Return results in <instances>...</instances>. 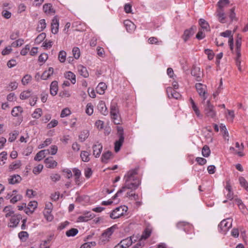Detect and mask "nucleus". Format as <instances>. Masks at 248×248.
I'll list each match as a JSON object with an SVG mask.
<instances>
[{
    "instance_id": "obj_19",
    "label": "nucleus",
    "mask_w": 248,
    "mask_h": 248,
    "mask_svg": "<svg viewBox=\"0 0 248 248\" xmlns=\"http://www.w3.org/2000/svg\"><path fill=\"white\" fill-rule=\"evenodd\" d=\"M203 85L202 83H196L195 85L196 88L200 96L203 97V101H204L206 96H205V93H206L205 90L202 88Z\"/></svg>"
},
{
    "instance_id": "obj_20",
    "label": "nucleus",
    "mask_w": 248,
    "mask_h": 248,
    "mask_svg": "<svg viewBox=\"0 0 248 248\" xmlns=\"http://www.w3.org/2000/svg\"><path fill=\"white\" fill-rule=\"evenodd\" d=\"M49 154L48 150H43L39 151L35 155L34 159L36 161H40L46 155Z\"/></svg>"
},
{
    "instance_id": "obj_30",
    "label": "nucleus",
    "mask_w": 248,
    "mask_h": 248,
    "mask_svg": "<svg viewBox=\"0 0 248 248\" xmlns=\"http://www.w3.org/2000/svg\"><path fill=\"white\" fill-rule=\"evenodd\" d=\"M107 86L104 82L99 83L96 87L97 93L100 94H103L105 93V91L107 89Z\"/></svg>"
},
{
    "instance_id": "obj_15",
    "label": "nucleus",
    "mask_w": 248,
    "mask_h": 248,
    "mask_svg": "<svg viewBox=\"0 0 248 248\" xmlns=\"http://www.w3.org/2000/svg\"><path fill=\"white\" fill-rule=\"evenodd\" d=\"M44 162L47 168L53 169L57 165V162L53 159L52 157L46 158L45 159Z\"/></svg>"
},
{
    "instance_id": "obj_8",
    "label": "nucleus",
    "mask_w": 248,
    "mask_h": 248,
    "mask_svg": "<svg viewBox=\"0 0 248 248\" xmlns=\"http://www.w3.org/2000/svg\"><path fill=\"white\" fill-rule=\"evenodd\" d=\"M124 207L122 206L116 208L110 215V217L113 219L120 217L124 214Z\"/></svg>"
},
{
    "instance_id": "obj_54",
    "label": "nucleus",
    "mask_w": 248,
    "mask_h": 248,
    "mask_svg": "<svg viewBox=\"0 0 248 248\" xmlns=\"http://www.w3.org/2000/svg\"><path fill=\"white\" fill-rule=\"evenodd\" d=\"M24 40L22 39H19L17 40H16L15 42H13L11 46L13 47H18L22 45L23 44Z\"/></svg>"
},
{
    "instance_id": "obj_12",
    "label": "nucleus",
    "mask_w": 248,
    "mask_h": 248,
    "mask_svg": "<svg viewBox=\"0 0 248 248\" xmlns=\"http://www.w3.org/2000/svg\"><path fill=\"white\" fill-rule=\"evenodd\" d=\"M196 29L195 26H192L189 29H187L185 31L182 37L185 42L194 34V30H196Z\"/></svg>"
},
{
    "instance_id": "obj_14",
    "label": "nucleus",
    "mask_w": 248,
    "mask_h": 248,
    "mask_svg": "<svg viewBox=\"0 0 248 248\" xmlns=\"http://www.w3.org/2000/svg\"><path fill=\"white\" fill-rule=\"evenodd\" d=\"M166 91L169 98H174L178 99L181 96L180 93L172 87H168Z\"/></svg>"
},
{
    "instance_id": "obj_44",
    "label": "nucleus",
    "mask_w": 248,
    "mask_h": 248,
    "mask_svg": "<svg viewBox=\"0 0 248 248\" xmlns=\"http://www.w3.org/2000/svg\"><path fill=\"white\" fill-rule=\"evenodd\" d=\"M152 231L149 228H146L144 231H143L141 238L146 239L148 238L151 235Z\"/></svg>"
},
{
    "instance_id": "obj_52",
    "label": "nucleus",
    "mask_w": 248,
    "mask_h": 248,
    "mask_svg": "<svg viewBox=\"0 0 248 248\" xmlns=\"http://www.w3.org/2000/svg\"><path fill=\"white\" fill-rule=\"evenodd\" d=\"M93 112V106L91 103H88L86 106V112L89 115H91Z\"/></svg>"
},
{
    "instance_id": "obj_47",
    "label": "nucleus",
    "mask_w": 248,
    "mask_h": 248,
    "mask_svg": "<svg viewBox=\"0 0 248 248\" xmlns=\"http://www.w3.org/2000/svg\"><path fill=\"white\" fill-rule=\"evenodd\" d=\"M234 11L235 7H232V9H230L229 16L232 22L233 20H237V18L236 17V14L235 13Z\"/></svg>"
},
{
    "instance_id": "obj_51",
    "label": "nucleus",
    "mask_w": 248,
    "mask_h": 248,
    "mask_svg": "<svg viewBox=\"0 0 248 248\" xmlns=\"http://www.w3.org/2000/svg\"><path fill=\"white\" fill-rule=\"evenodd\" d=\"M80 74L84 78L88 77L89 74L86 67L84 66H81L80 69H78Z\"/></svg>"
},
{
    "instance_id": "obj_31",
    "label": "nucleus",
    "mask_w": 248,
    "mask_h": 248,
    "mask_svg": "<svg viewBox=\"0 0 248 248\" xmlns=\"http://www.w3.org/2000/svg\"><path fill=\"white\" fill-rule=\"evenodd\" d=\"M121 244L122 245L124 248H127L130 246L132 244V240L131 237H127L124 239L122 240L121 242Z\"/></svg>"
},
{
    "instance_id": "obj_43",
    "label": "nucleus",
    "mask_w": 248,
    "mask_h": 248,
    "mask_svg": "<svg viewBox=\"0 0 248 248\" xmlns=\"http://www.w3.org/2000/svg\"><path fill=\"white\" fill-rule=\"evenodd\" d=\"M66 53L64 50H61L59 53L58 59L61 62H64L66 60Z\"/></svg>"
},
{
    "instance_id": "obj_64",
    "label": "nucleus",
    "mask_w": 248,
    "mask_h": 248,
    "mask_svg": "<svg viewBox=\"0 0 248 248\" xmlns=\"http://www.w3.org/2000/svg\"><path fill=\"white\" fill-rule=\"evenodd\" d=\"M60 178L61 176L60 174L58 173L53 174L50 175V179H51L52 181L55 182L59 181Z\"/></svg>"
},
{
    "instance_id": "obj_33",
    "label": "nucleus",
    "mask_w": 248,
    "mask_h": 248,
    "mask_svg": "<svg viewBox=\"0 0 248 248\" xmlns=\"http://www.w3.org/2000/svg\"><path fill=\"white\" fill-rule=\"evenodd\" d=\"M90 154L87 151H83L80 153V157L82 160L84 162H87L90 161Z\"/></svg>"
},
{
    "instance_id": "obj_57",
    "label": "nucleus",
    "mask_w": 248,
    "mask_h": 248,
    "mask_svg": "<svg viewBox=\"0 0 248 248\" xmlns=\"http://www.w3.org/2000/svg\"><path fill=\"white\" fill-rule=\"evenodd\" d=\"M71 114V111L67 108H64L62 110L61 113V117L63 118L68 116Z\"/></svg>"
},
{
    "instance_id": "obj_60",
    "label": "nucleus",
    "mask_w": 248,
    "mask_h": 248,
    "mask_svg": "<svg viewBox=\"0 0 248 248\" xmlns=\"http://www.w3.org/2000/svg\"><path fill=\"white\" fill-rule=\"evenodd\" d=\"M18 237L21 240L26 239L29 237V234L27 232L22 231L18 233Z\"/></svg>"
},
{
    "instance_id": "obj_62",
    "label": "nucleus",
    "mask_w": 248,
    "mask_h": 248,
    "mask_svg": "<svg viewBox=\"0 0 248 248\" xmlns=\"http://www.w3.org/2000/svg\"><path fill=\"white\" fill-rule=\"evenodd\" d=\"M51 143V140L50 139H46L45 141H44V142L40 144L39 146V148L41 149L43 148L49 144H50Z\"/></svg>"
},
{
    "instance_id": "obj_24",
    "label": "nucleus",
    "mask_w": 248,
    "mask_h": 248,
    "mask_svg": "<svg viewBox=\"0 0 248 248\" xmlns=\"http://www.w3.org/2000/svg\"><path fill=\"white\" fill-rule=\"evenodd\" d=\"M241 43H242V39L241 37H239L238 36L237 37V39L235 41V55H238L239 56L240 54H241Z\"/></svg>"
},
{
    "instance_id": "obj_10",
    "label": "nucleus",
    "mask_w": 248,
    "mask_h": 248,
    "mask_svg": "<svg viewBox=\"0 0 248 248\" xmlns=\"http://www.w3.org/2000/svg\"><path fill=\"white\" fill-rule=\"evenodd\" d=\"M103 146L101 143L97 142L96 144L93 146V155L95 157H99L102 151Z\"/></svg>"
},
{
    "instance_id": "obj_17",
    "label": "nucleus",
    "mask_w": 248,
    "mask_h": 248,
    "mask_svg": "<svg viewBox=\"0 0 248 248\" xmlns=\"http://www.w3.org/2000/svg\"><path fill=\"white\" fill-rule=\"evenodd\" d=\"M97 109L103 115H106L108 113L107 108L106 107L105 102L103 101H100L99 102L97 105Z\"/></svg>"
},
{
    "instance_id": "obj_28",
    "label": "nucleus",
    "mask_w": 248,
    "mask_h": 248,
    "mask_svg": "<svg viewBox=\"0 0 248 248\" xmlns=\"http://www.w3.org/2000/svg\"><path fill=\"white\" fill-rule=\"evenodd\" d=\"M23 108L20 106H16L15 107L12 111H11V114L14 117H17L20 114H21L23 112Z\"/></svg>"
},
{
    "instance_id": "obj_56",
    "label": "nucleus",
    "mask_w": 248,
    "mask_h": 248,
    "mask_svg": "<svg viewBox=\"0 0 248 248\" xmlns=\"http://www.w3.org/2000/svg\"><path fill=\"white\" fill-rule=\"evenodd\" d=\"M241 56V54H240L239 56H238V55H236V57L235 58V64L236 66L238 67V70L239 71H241V67L240 66L241 64V60L240 57Z\"/></svg>"
},
{
    "instance_id": "obj_63",
    "label": "nucleus",
    "mask_w": 248,
    "mask_h": 248,
    "mask_svg": "<svg viewBox=\"0 0 248 248\" xmlns=\"http://www.w3.org/2000/svg\"><path fill=\"white\" fill-rule=\"evenodd\" d=\"M58 121L56 120H53L47 125V128L50 129L51 128L55 127L58 124Z\"/></svg>"
},
{
    "instance_id": "obj_21",
    "label": "nucleus",
    "mask_w": 248,
    "mask_h": 248,
    "mask_svg": "<svg viewBox=\"0 0 248 248\" xmlns=\"http://www.w3.org/2000/svg\"><path fill=\"white\" fill-rule=\"evenodd\" d=\"M58 90V85L57 81H53L50 85V93L52 96H55L57 94Z\"/></svg>"
},
{
    "instance_id": "obj_61",
    "label": "nucleus",
    "mask_w": 248,
    "mask_h": 248,
    "mask_svg": "<svg viewBox=\"0 0 248 248\" xmlns=\"http://www.w3.org/2000/svg\"><path fill=\"white\" fill-rule=\"evenodd\" d=\"M205 53L207 55L208 58L209 60H211L213 59L214 56V54L213 51L209 49H206L205 50Z\"/></svg>"
},
{
    "instance_id": "obj_11",
    "label": "nucleus",
    "mask_w": 248,
    "mask_h": 248,
    "mask_svg": "<svg viewBox=\"0 0 248 248\" xmlns=\"http://www.w3.org/2000/svg\"><path fill=\"white\" fill-rule=\"evenodd\" d=\"M21 218V216L20 214L14 215L12 216L10 219V222L12 225H10L9 227L12 228L16 227L19 224Z\"/></svg>"
},
{
    "instance_id": "obj_22",
    "label": "nucleus",
    "mask_w": 248,
    "mask_h": 248,
    "mask_svg": "<svg viewBox=\"0 0 248 248\" xmlns=\"http://www.w3.org/2000/svg\"><path fill=\"white\" fill-rule=\"evenodd\" d=\"M113 154L111 152L108 151L104 153L101 156V161L104 163H107L108 160L112 158Z\"/></svg>"
},
{
    "instance_id": "obj_4",
    "label": "nucleus",
    "mask_w": 248,
    "mask_h": 248,
    "mask_svg": "<svg viewBox=\"0 0 248 248\" xmlns=\"http://www.w3.org/2000/svg\"><path fill=\"white\" fill-rule=\"evenodd\" d=\"M117 133L119 138L118 140L115 142L114 150L117 153L118 152L124 141V129L121 126H117Z\"/></svg>"
},
{
    "instance_id": "obj_9",
    "label": "nucleus",
    "mask_w": 248,
    "mask_h": 248,
    "mask_svg": "<svg viewBox=\"0 0 248 248\" xmlns=\"http://www.w3.org/2000/svg\"><path fill=\"white\" fill-rule=\"evenodd\" d=\"M176 227L178 229H183L185 232H187L192 229V226L190 223L185 221H180L176 224Z\"/></svg>"
},
{
    "instance_id": "obj_25",
    "label": "nucleus",
    "mask_w": 248,
    "mask_h": 248,
    "mask_svg": "<svg viewBox=\"0 0 248 248\" xmlns=\"http://www.w3.org/2000/svg\"><path fill=\"white\" fill-rule=\"evenodd\" d=\"M43 10L46 14H54L55 11L52 8V5L51 3H46L43 6Z\"/></svg>"
},
{
    "instance_id": "obj_38",
    "label": "nucleus",
    "mask_w": 248,
    "mask_h": 248,
    "mask_svg": "<svg viewBox=\"0 0 248 248\" xmlns=\"http://www.w3.org/2000/svg\"><path fill=\"white\" fill-rule=\"evenodd\" d=\"M46 27V23L44 19H41L39 21V23L36 28L38 32H41L43 31Z\"/></svg>"
},
{
    "instance_id": "obj_59",
    "label": "nucleus",
    "mask_w": 248,
    "mask_h": 248,
    "mask_svg": "<svg viewBox=\"0 0 248 248\" xmlns=\"http://www.w3.org/2000/svg\"><path fill=\"white\" fill-rule=\"evenodd\" d=\"M48 56L47 55L46 53H42L38 58V61L41 62H45L46 61L47 59Z\"/></svg>"
},
{
    "instance_id": "obj_35",
    "label": "nucleus",
    "mask_w": 248,
    "mask_h": 248,
    "mask_svg": "<svg viewBox=\"0 0 248 248\" xmlns=\"http://www.w3.org/2000/svg\"><path fill=\"white\" fill-rule=\"evenodd\" d=\"M89 132L88 130L82 131L79 135V139L81 142L84 141L89 137Z\"/></svg>"
},
{
    "instance_id": "obj_3",
    "label": "nucleus",
    "mask_w": 248,
    "mask_h": 248,
    "mask_svg": "<svg viewBox=\"0 0 248 248\" xmlns=\"http://www.w3.org/2000/svg\"><path fill=\"white\" fill-rule=\"evenodd\" d=\"M124 183L121 189H119V193H123L126 189H136L140 184V181L136 179L134 181H124Z\"/></svg>"
},
{
    "instance_id": "obj_40",
    "label": "nucleus",
    "mask_w": 248,
    "mask_h": 248,
    "mask_svg": "<svg viewBox=\"0 0 248 248\" xmlns=\"http://www.w3.org/2000/svg\"><path fill=\"white\" fill-rule=\"evenodd\" d=\"M78 232V231L77 229L76 228H72L69 230H68L66 232V235L68 237L71 236H75L76 235Z\"/></svg>"
},
{
    "instance_id": "obj_2",
    "label": "nucleus",
    "mask_w": 248,
    "mask_h": 248,
    "mask_svg": "<svg viewBox=\"0 0 248 248\" xmlns=\"http://www.w3.org/2000/svg\"><path fill=\"white\" fill-rule=\"evenodd\" d=\"M117 225H114L112 227L107 229L102 234L100 237L99 243L101 244H105L109 241L110 236L113 233L114 230L117 229Z\"/></svg>"
},
{
    "instance_id": "obj_42",
    "label": "nucleus",
    "mask_w": 248,
    "mask_h": 248,
    "mask_svg": "<svg viewBox=\"0 0 248 248\" xmlns=\"http://www.w3.org/2000/svg\"><path fill=\"white\" fill-rule=\"evenodd\" d=\"M42 114V110L40 108H37L35 109L33 113L32 114V117L33 118L39 119Z\"/></svg>"
},
{
    "instance_id": "obj_58",
    "label": "nucleus",
    "mask_w": 248,
    "mask_h": 248,
    "mask_svg": "<svg viewBox=\"0 0 248 248\" xmlns=\"http://www.w3.org/2000/svg\"><path fill=\"white\" fill-rule=\"evenodd\" d=\"M49 152V154H51L52 155H55L58 151L57 146L56 145H52L50 147V149H47Z\"/></svg>"
},
{
    "instance_id": "obj_1",
    "label": "nucleus",
    "mask_w": 248,
    "mask_h": 248,
    "mask_svg": "<svg viewBox=\"0 0 248 248\" xmlns=\"http://www.w3.org/2000/svg\"><path fill=\"white\" fill-rule=\"evenodd\" d=\"M110 115L113 123L115 124H120L122 122L121 118L119 114V110L117 103H111L110 106Z\"/></svg>"
},
{
    "instance_id": "obj_37",
    "label": "nucleus",
    "mask_w": 248,
    "mask_h": 248,
    "mask_svg": "<svg viewBox=\"0 0 248 248\" xmlns=\"http://www.w3.org/2000/svg\"><path fill=\"white\" fill-rule=\"evenodd\" d=\"M21 166V162L20 160H17L15 163L13 162L9 166L10 171H12L16 169L19 168Z\"/></svg>"
},
{
    "instance_id": "obj_23",
    "label": "nucleus",
    "mask_w": 248,
    "mask_h": 248,
    "mask_svg": "<svg viewBox=\"0 0 248 248\" xmlns=\"http://www.w3.org/2000/svg\"><path fill=\"white\" fill-rule=\"evenodd\" d=\"M22 180V178L18 174H14L8 179V182L10 184L14 185L19 183Z\"/></svg>"
},
{
    "instance_id": "obj_55",
    "label": "nucleus",
    "mask_w": 248,
    "mask_h": 248,
    "mask_svg": "<svg viewBox=\"0 0 248 248\" xmlns=\"http://www.w3.org/2000/svg\"><path fill=\"white\" fill-rule=\"evenodd\" d=\"M43 169V165L39 164L33 168L32 171L35 174H39L42 170Z\"/></svg>"
},
{
    "instance_id": "obj_41",
    "label": "nucleus",
    "mask_w": 248,
    "mask_h": 248,
    "mask_svg": "<svg viewBox=\"0 0 248 248\" xmlns=\"http://www.w3.org/2000/svg\"><path fill=\"white\" fill-rule=\"evenodd\" d=\"M210 149L207 145H205L203 147L202 149V155L204 157H208L210 155Z\"/></svg>"
},
{
    "instance_id": "obj_49",
    "label": "nucleus",
    "mask_w": 248,
    "mask_h": 248,
    "mask_svg": "<svg viewBox=\"0 0 248 248\" xmlns=\"http://www.w3.org/2000/svg\"><path fill=\"white\" fill-rule=\"evenodd\" d=\"M31 77L29 75H26L22 79V83L24 85H27L31 80Z\"/></svg>"
},
{
    "instance_id": "obj_34",
    "label": "nucleus",
    "mask_w": 248,
    "mask_h": 248,
    "mask_svg": "<svg viewBox=\"0 0 248 248\" xmlns=\"http://www.w3.org/2000/svg\"><path fill=\"white\" fill-rule=\"evenodd\" d=\"M229 3V0H219L217 2V10H224V8Z\"/></svg>"
},
{
    "instance_id": "obj_50",
    "label": "nucleus",
    "mask_w": 248,
    "mask_h": 248,
    "mask_svg": "<svg viewBox=\"0 0 248 248\" xmlns=\"http://www.w3.org/2000/svg\"><path fill=\"white\" fill-rule=\"evenodd\" d=\"M46 34L45 33L43 32L40 33L39 35L37 36V37L35 39V42L37 43H40L42 42L46 38Z\"/></svg>"
},
{
    "instance_id": "obj_36",
    "label": "nucleus",
    "mask_w": 248,
    "mask_h": 248,
    "mask_svg": "<svg viewBox=\"0 0 248 248\" xmlns=\"http://www.w3.org/2000/svg\"><path fill=\"white\" fill-rule=\"evenodd\" d=\"M199 25H200L202 29L208 31L209 28V25L207 22L202 18H200L199 21Z\"/></svg>"
},
{
    "instance_id": "obj_32",
    "label": "nucleus",
    "mask_w": 248,
    "mask_h": 248,
    "mask_svg": "<svg viewBox=\"0 0 248 248\" xmlns=\"http://www.w3.org/2000/svg\"><path fill=\"white\" fill-rule=\"evenodd\" d=\"M11 205L6 206L4 208V209L3 210V212L4 213H6V214H5L6 217H12V216H13L14 215V211L13 210H11Z\"/></svg>"
},
{
    "instance_id": "obj_13",
    "label": "nucleus",
    "mask_w": 248,
    "mask_h": 248,
    "mask_svg": "<svg viewBox=\"0 0 248 248\" xmlns=\"http://www.w3.org/2000/svg\"><path fill=\"white\" fill-rule=\"evenodd\" d=\"M191 75L196 78L197 81H201L202 80V72L200 70V68L194 65L191 70Z\"/></svg>"
},
{
    "instance_id": "obj_5",
    "label": "nucleus",
    "mask_w": 248,
    "mask_h": 248,
    "mask_svg": "<svg viewBox=\"0 0 248 248\" xmlns=\"http://www.w3.org/2000/svg\"><path fill=\"white\" fill-rule=\"evenodd\" d=\"M204 113L209 118H214L216 116V111L215 110L214 106L211 104L210 100L206 102L204 106Z\"/></svg>"
},
{
    "instance_id": "obj_18",
    "label": "nucleus",
    "mask_w": 248,
    "mask_h": 248,
    "mask_svg": "<svg viewBox=\"0 0 248 248\" xmlns=\"http://www.w3.org/2000/svg\"><path fill=\"white\" fill-rule=\"evenodd\" d=\"M216 16L217 17L218 20L222 23L226 22V18L224 10H217L216 11Z\"/></svg>"
},
{
    "instance_id": "obj_46",
    "label": "nucleus",
    "mask_w": 248,
    "mask_h": 248,
    "mask_svg": "<svg viewBox=\"0 0 248 248\" xmlns=\"http://www.w3.org/2000/svg\"><path fill=\"white\" fill-rule=\"evenodd\" d=\"M90 217L93 218V217H92V215L90 213H88L87 214V215L85 216H79L78 217V221L86 222L89 220V218Z\"/></svg>"
},
{
    "instance_id": "obj_26",
    "label": "nucleus",
    "mask_w": 248,
    "mask_h": 248,
    "mask_svg": "<svg viewBox=\"0 0 248 248\" xmlns=\"http://www.w3.org/2000/svg\"><path fill=\"white\" fill-rule=\"evenodd\" d=\"M124 24L125 26L127 31L129 32H132L135 29L136 26L131 21L129 20H126L124 22Z\"/></svg>"
},
{
    "instance_id": "obj_53",
    "label": "nucleus",
    "mask_w": 248,
    "mask_h": 248,
    "mask_svg": "<svg viewBox=\"0 0 248 248\" xmlns=\"http://www.w3.org/2000/svg\"><path fill=\"white\" fill-rule=\"evenodd\" d=\"M22 198V196L21 195L17 194L12 198V199L10 200V202L12 203H15L21 200Z\"/></svg>"
},
{
    "instance_id": "obj_29",
    "label": "nucleus",
    "mask_w": 248,
    "mask_h": 248,
    "mask_svg": "<svg viewBox=\"0 0 248 248\" xmlns=\"http://www.w3.org/2000/svg\"><path fill=\"white\" fill-rule=\"evenodd\" d=\"M64 76L66 78L70 80L71 83L74 84L76 82V75L71 71L66 72L64 74Z\"/></svg>"
},
{
    "instance_id": "obj_27",
    "label": "nucleus",
    "mask_w": 248,
    "mask_h": 248,
    "mask_svg": "<svg viewBox=\"0 0 248 248\" xmlns=\"http://www.w3.org/2000/svg\"><path fill=\"white\" fill-rule=\"evenodd\" d=\"M53 73V68L49 67L48 70L45 71L42 74L41 78L43 80H46L48 79Z\"/></svg>"
},
{
    "instance_id": "obj_48",
    "label": "nucleus",
    "mask_w": 248,
    "mask_h": 248,
    "mask_svg": "<svg viewBox=\"0 0 248 248\" xmlns=\"http://www.w3.org/2000/svg\"><path fill=\"white\" fill-rule=\"evenodd\" d=\"M73 55L76 59H78L80 55V50L78 47H74L72 50Z\"/></svg>"
},
{
    "instance_id": "obj_7",
    "label": "nucleus",
    "mask_w": 248,
    "mask_h": 248,
    "mask_svg": "<svg viewBox=\"0 0 248 248\" xmlns=\"http://www.w3.org/2000/svg\"><path fill=\"white\" fill-rule=\"evenodd\" d=\"M139 169V167H137L134 169L129 170L127 173L124 175V181H134L137 179L135 175L138 174V171Z\"/></svg>"
},
{
    "instance_id": "obj_16",
    "label": "nucleus",
    "mask_w": 248,
    "mask_h": 248,
    "mask_svg": "<svg viewBox=\"0 0 248 248\" xmlns=\"http://www.w3.org/2000/svg\"><path fill=\"white\" fill-rule=\"evenodd\" d=\"M51 32L53 34H56L59 30V20L56 16L54 17L51 22Z\"/></svg>"
},
{
    "instance_id": "obj_45",
    "label": "nucleus",
    "mask_w": 248,
    "mask_h": 248,
    "mask_svg": "<svg viewBox=\"0 0 248 248\" xmlns=\"http://www.w3.org/2000/svg\"><path fill=\"white\" fill-rule=\"evenodd\" d=\"M31 91L27 90L22 92L20 94V98L24 100L28 98L31 96Z\"/></svg>"
},
{
    "instance_id": "obj_6",
    "label": "nucleus",
    "mask_w": 248,
    "mask_h": 248,
    "mask_svg": "<svg viewBox=\"0 0 248 248\" xmlns=\"http://www.w3.org/2000/svg\"><path fill=\"white\" fill-rule=\"evenodd\" d=\"M230 218L223 219L218 224L219 231L220 232L225 234L229 229L232 227V222H229L227 220H230Z\"/></svg>"
},
{
    "instance_id": "obj_39",
    "label": "nucleus",
    "mask_w": 248,
    "mask_h": 248,
    "mask_svg": "<svg viewBox=\"0 0 248 248\" xmlns=\"http://www.w3.org/2000/svg\"><path fill=\"white\" fill-rule=\"evenodd\" d=\"M239 181L241 186L248 191V183L246 180L243 177L240 176L239 178Z\"/></svg>"
}]
</instances>
